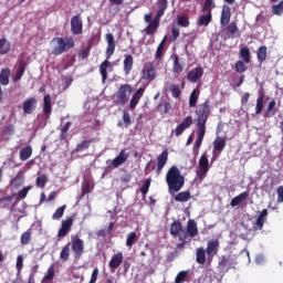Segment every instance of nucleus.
<instances>
[{"label": "nucleus", "mask_w": 283, "mask_h": 283, "mask_svg": "<svg viewBox=\"0 0 283 283\" xmlns=\"http://www.w3.org/2000/svg\"><path fill=\"white\" fill-rule=\"evenodd\" d=\"M166 184L169 193H178L185 187V177L178 166H171L166 174Z\"/></svg>", "instance_id": "f257e3e1"}, {"label": "nucleus", "mask_w": 283, "mask_h": 283, "mask_svg": "<svg viewBox=\"0 0 283 283\" xmlns=\"http://www.w3.org/2000/svg\"><path fill=\"white\" fill-rule=\"evenodd\" d=\"M107 48H106V59L99 65V74L102 76V83L107 81V67H112V62L108 59H112L114 52H116V41L114 40V34H106Z\"/></svg>", "instance_id": "f03ea898"}, {"label": "nucleus", "mask_w": 283, "mask_h": 283, "mask_svg": "<svg viewBox=\"0 0 283 283\" xmlns=\"http://www.w3.org/2000/svg\"><path fill=\"white\" fill-rule=\"evenodd\" d=\"M196 114L197 128L207 129V120H209V116L211 114V102H209V99H206L203 103L199 104Z\"/></svg>", "instance_id": "7ed1b4c3"}, {"label": "nucleus", "mask_w": 283, "mask_h": 283, "mask_svg": "<svg viewBox=\"0 0 283 283\" xmlns=\"http://www.w3.org/2000/svg\"><path fill=\"white\" fill-rule=\"evenodd\" d=\"M52 43H54V46L51 51L53 56H61V54H65V52L72 50V48L75 45L74 39L72 38H54Z\"/></svg>", "instance_id": "20e7f679"}, {"label": "nucleus", "mask_w": 283, "mask_h": 283, "mask_svg": "<svg viewBox=\"0 0 283 283\" xmlns=\"http://www.w3.org/2000/svg\"><path fill=\"white\" fill-rule=\"evenodd\" d=\"M128 158H129V153L127 151V148L122 149L113 160L106 161V165L108 166L106 167V170L103 174V176H105V174H107L108 171H113V169H118V167H120L122 165H125V161Z\"/></svg>", "instance_id": "39448f33"}, {"label": "nucleus", "mask_w": 283, "mask_h": 283, "mask_svg": "<svg viewBox=\"0 0 283 283\" xmlns=\"http://www.w3.org/2000/svg\"><path fill=\"white\" fill-rule=\"evenodd\" d=\"M129 96H132V85L130 84H122L117 92L115 93L116 99L114 101L115 105H127V101H129Z\"/></svg>", "instance_id": "423d86ee"}, {"label": "nucleus", "mask_w": 283, "mask_h": 283, "mask_svg": "<svg viewBox=\"0 0 283 283\" xmlns=\"http://www.w3.org/2000/svg\"><path fill=\"white\" fill-rule=\"evenodd\" d=\"M151 12L144 15L145 23H148L144 31L146 32V34L154 36V34L158 32V28H160V18H157L155 15V18L151 19Z\"/></svg>", "instance_id": "0eeeda50"}, {"label": "nucleus", "mask_w": 283, "mask_h": 283, "mask_svg": "<svg viewBox=\"0 0 283 283\" xmlns=\"http://www.w3.org/2000/svg\"><path fill=\"white\" fill-rule=\"evenodd\" d=\"M71 249L75 260H81L83 253H85V242L78 237L71 238Z\"/></svg>", "instance_id": "6e6552de"}, {"label": "nucleus", "mask_w": 283, "mask_h": 283, "mask_svg": "<svg viewBox=\"0 0 283 283\" xmlns=\"http://www.w3.org/2000/svg\"><path fill=\"white\" fill-rule=\"evenodd\" d=\"M211 169V166L209 165V157L207 154H202L199 159V169L197 170V178L199 180H203L207 178V174H209V170Z\"/></svg>", "instance_id": "1a4fd4ad"}, {"label": "nucleus", "mask_w": 283, "mask_h": 283, "mask_svg": "<svg viewBox=\"0 0 283 283\" xmlns=\"http://www.w3.org/2000/svg\"><path fill=\"white\" fill-rule=\"evenodd\" d=\"M142 81H156V65L153 62H147L142 69Z\"/></svg>", "instance_id": "9d476101"}, {"label": "nucleus", "mask_w": 283, "mask_h": 283, "mask_svg": "<svg viewBox=\"0 0 283 283\" xmlns=\"http://www.w3.org/2000/svg\"><path fill=\"white\" fill-rule=\"evenodd\" d=\"M181 235L184 238H196L198 235V223H196V220L189 219L187 222V229L181 232Z\"/></svg>", "instance_id": "9b49d317"}, {"label": "nucleus", "mask_w": 283, "mask_h": 283, "mask_svg": "<svg viewBox=\"0 0 283 283\" xmlns=\"http://www.w3.org/2000/svg\"><path fill=\"white\" fill-rule=\"evenodd\" d=\"M71 32L76 35L83 34V18L81 15L76 14L72 17Z\"/></svg>", "instance_id": "f8f14e48"}, {"label": "nucleus", "mask_w": 283, "mask_h": 283, "mask_svg": "<svg viewBox=\"0 0 283 283\" xmlns=\"http://www.w3.org/2000/svg\"><path fill=\"white\" fill-rule=\"evenodd\" d=\"M231 22V7L228 4L222 6L221 15H220V25L227 28Z\"/></svg>", "instance_id": "ddd939ff"}, {"label": "nucleus", "mask_w": 283, "mask_h": 283, "mask_svg": "<svg viewBox=\"0 0 283 283\" xmlns=\"http://www.w3.org/2000/svg\"><path fill=\"white\" fill-rule=\"evenodd\" d=\"M167 160H169V150L166 149L157 157V176H160V174H163V169H165Z\"/></svg>", "instance_id": "4468645a"}, {"label": "nucleus", "mask_w": 283, "mask_h": 283, "mask_svg": "<svg viewBox=\"0 0 283 283\" xmlns=\"http://www.w3.org/2000/svg\"><path fill=\"white\" fill-rule=\"evenodd\" d=\"M220 249V241L218 239H212L208 241L206 253L208 258H212V255H218V251Z\"/></svg>", "instance_id": "2eb2a0df"}, {"label": "nucleus", "mask_w": 283, "mask_h": 283, "mask_svg": "<svg viewBox=\"0 0 283 283\" xmlns=\"http://www.w3.org/2000/svg\"><path fill=\"white\" fill-rule=\"evenodd\" d=\"M74 224V219L67 218L66 220H62V228L57 232V238H65L72 230V226Z\"/></svg>", "instance_id": "dca6fc26"}, {"label": "nucleus", "mask_w": 283, "mask_h": 283, "mask_svg": "<svg viewBox=\"0 0 283 283\" xmlns=\"http://www.w3.org/2000/svg\"><path fill=\"white\" fill-rule=\"evenodd\" d=\"M42 112L44 118H46V120L50 119V116H52V96H50V94H46L43 97Z\"/></svg>", "instance_id": "f3484780"}, {"label": "nucleus", "mask_w": 283, "mask_h": 283, "mask_svg": "<svg viewBox=\"0 0 283 283\" xmlns=\"http://www.w3.org/2000/svg\"><path fill=\"white\" fill-rule=\"evenodd\" d=\"M205 134H207V128H197V139L193 146L195 156H198L200 147H202V140H205Z\"/></svg>", "instance_id": "a211bd4d"}, {"label": "nucleus", "mask_w": 283, "mask_h": 283, "mask_svg": "<svg viewBox=\"0 0 283 283\" xmlns=\"http://www.w3.org/2000/svg\"><path fill=\"white\" fill-rule=\"evenodd\" d=\"M235 264L233 260V255L228 254V255H221L219 259V266L221 268L222 271H229L231 266Z\"/></svg>", "instance_id": "6ab92c4d"}, {"label": "nucleus", "mask_w": 283, "mask_h": 283, "mask_svg": "<svg viewBox=\"0 0 283 283\" xmlns=\"http://www.w3.org/2000/svg\"><path fill=\"white\" fill-rule=\"evenodd\" d=\"M266 218H269V210L263 209L256 218L255 224L253 227L254 231H262V229H264V222H266Z\"/></svg>", "instance_id": "aec40b11"}, {"label": "nucleus", "mask_w": 283, "mask_h": 283, "mask_svg": "<svg viewBox=\"0 0 283 283\" xmlns=\"http://www.w3.org/2000/svg\"><path fill=\"white\" fill-rule=\"evenodd\" d=\"M36 99L34 97L28 98L22 104V112L23 114H33L36 109Z\"/></svg>", "instance_id": "412c9836"}, {"label": "nucleus", "mask_w": 283, "mask_h": 283, "mask_svg": "<svg viewBox=\"0 0 283 283\" xmlns=\"http://www.w3.org/2000/svg\"><path fill=\"white\" fill-rule=\"evenodd\" d=\"M224 31L227 32L226 39H235L240 36V29L235 22H230L229 25L226 27Z\"/></svg>", "instance_id": "4be33fe9"}, {"label": "nucleus", "mask_w": 283, "mask_h": 283, "mask_svg": "<svg viewBox=\"0 0 283 283\" xmlns=\"http://www.w3.org/2000/svg\"><path fill=\"white\" fill-rule=\"evenodd\" d=\"M224 147H227V138L224 137H217L213 140V156H216V154L220 155L222 154V151H224Z\"/></svg>", "instance_id": "5701e85b"}, {"label": "nucleus", "mask_w": 283, "mask_h": 283, "mask_svg": "<svg viewBox=\"0 0 283 283\" xmlns=\"http://www.w3.org/2000/svg\"><path fill=\"white\" fill-rule=\"evenodd\" d=\"M202 74H205V71L201 66H198L188 73L187 78L190 83H198L202 78Z\"/></svg>", "instance_id": "b1692460"}, {"label": "nucleus", "mask_w": 283, "mask_h": 283, "mask_svg": "<svg viewBox=\"0 0 283 283\" xmlns=\"http://www.w3.org/2000/svg\"><path fill=\"white\" fill-rule=\"evenodd\" d=\"M145 94V88L139 87L132 96L129 102V108L136 109V106L138 103H140V98H143V95Z\"/></svg>", "instance_id": "393cba45"}, {"label": "nucleus", "mask_w": 283, "mask_h": 283, "mask_svg": "<svg viewBox=\"0 0 283 283\" xmlns=\"http://www.w3.org/2000/svg\"><path fill=\"white\" fill-rule=\"evenodd\" d=\"M123 252L118 251L116 254H114L111 259V261L108 262V266L109 269H112L113 271H116V269H118V266H120V264H123Z\"/></svg>", "instance_id": "a878e982"}, {"label": "nucleus", "mask_w": 283, "mask_h": 283, "mask_svg": "<svg viewBox=\"0 0 283 283\" xmlns=\"http://www.w3.org/2000/svg\"><path fill=\"white\" fill-rule=\"evenodd\" d=\"M157 12L156 15L158 19H163L165 15V12H167V8H169V1L168 0H157Z\"/></svg>", "instance_id": "bb28decb"}, {"label": "nucleus", "mask_w": 283, "mask_h": 283, "mask_svg": "<svg viewBox=\"0 0 283 283\" xmlns=\"http://www.w3.org/2000/svg\"><path fill=\"white\" fill-rule=\"evenodd\" d=\"M124 73L127 75L132 74V70H134V56L132 54L124 55Z\"/></svg>", "instance_id": "cd10ccee"}, {"label": "nucleus", "mask_w": 283, "mask_h": 283, "mask_svg": "<svg viewBox=\"0 0 283 283\" xmlns=\"http://www.w3.org/2000/svg\"><path fill=\"white\" fill-rule=\"evenodd\" d=\"M182 231H185V229H182V222L179 220L174 221L170 224V235L174 238H180V235H182Z\"/></svg>", "instance_id": "c85d7f7f"}, {"label": "nucleus", "mask_w": 283, "mask_h": 283, "mask_svg": "<svg viewBox=\"0 0 283 283\" xmlns=\"http://www.w3.org/2000/svg\"><path fill=\"white\" fill-rule=\"evenodd\" d=\"M213 21V13H208V12H203V14H201L198 20H197V24L200 27H205L207 28V25H209V23H211Z\"/></svg>", "instance_id": "c756f323"}, {"label": "nucleus", "mask_w": 283, "mask_h": 283, "mask_svg": "<svg viewBox=\"0 0 283 283\" xmlns=\"http://www.w3.org/2000/svg\"><path fill=\"white\" fill-rule=\"evenodd\" d=\"M172 59V72L174 74H182V70H185V66L182 65V63H180V57L178 56V54H174L171 56Z\"/></svg>", "instance_id": "7c9ffc66"}, {"label": "nucleus", "mask_w": 283, "mask_h": 283, "mask_svg": "<svg viewBox=\"0 0 283 283\" xmlns=\"http://www.w3.org/2000/svg\"><path fill=\"white\" fill-rule=\"evenodd\" d=\"M25 67H28V62L23 61V60L20 61L18 71H17L15 75L13 76L14 83H17L18 81H21V78H23V74H25Z\"/></svg>", "instance_id": "2f4dec72"}, {"label": "nucleus", "mask_w": 283, "mask_h": 283, "mask_svg": "<svg viewBox=\"0 0 283 283\" xmlns=\"http://www.w3.org/2000/svg\"><path fill=\"white\" fill-rule=\"evenodd\" d=\"M249 198V191H243L239 196L234 197L230 201V207H238V205H242Z\"/></svg>", "instance_id": "473e14b6"}, {"label": "nucleus", "mask_w": 283, "mask_h": 283, "mask_svg": "<svg viewBox=\"0 0 283 283\" xmlns=\"http://www.w3.org/2000/svg\"><path fill=\"white\" fill-rule=\"evenodd\" d=\"M275 105H277L275 99H272L268 104V107H266L265 113H264V118H269L270 116H275V114H277V108L275 107Z\"/></svg>", "instance_id": "72a5a7b5"}, {"label": "nucleus", "mask_w": 283, "mask_h": 283, "mask_svg": "<svg viewBox=\"0 0 283 283\" xmlns=\"http://www.w3.org/2000/svg\"><path fill=\"white\" fill-rule=\"evenodd\" d=\"M262 109H264V91L259 92V97L256 98V105H255V114L256 115L262 114Z\"/></svg>", "instance_id": "f704fd0d"}, {"label": "nucleus", "mask_w": 283, "mask_h": 283, "mask_svg": "<svg viewBox=\"0 0 283 283\" xmlns=\"http://www.w3.org/2000/svg\"><path fill=\"white\" fill-rule=\"evenodd\" d=\"M32 158V146L28 145L20 149V160L25 161Z\"/></svg>", "instance_id": "c9c22d12"}, {"label": "nucleus", "mask_w": 283, "mask_h": 283, "mask_svg": "<svg viewBox=\"0 0 283 283\" xmlns=\"http://www.w3.org/2000/svg\"><path fill=\"white\" fill-rule=\"evenodd\" d=\"M239 56L242 59L241 61H244L247 64L251 63V50L248 46L240 49Z\"/></svg>", "instance_id": "e433bc0d"}, {"label": "nucleus", "mask_w": 283, "mask_h": 283, "mask_svg": "<svg viewBox=\"0 0 283 283\" xmlns=\"http://www.w3.org/2000/svg\"><path fill=\"white\" fill-rule=\"evenodd\" d=\"M92 143H96V139L91 138V139H85L82 143L77 144L75 151L80 153V151H85V149H90V145H92Z\"/></svg>", "instance_id": "4c0bfd02"}, {"label": "nucleus", "mask_w": 283, "mask_h": 283, "mask_svg": "<svg viewBox=\"0 0 283 283\" xmlns=\"http://www.w3.org/2000/svg\"><path fill=\"white\" fill-rule=\"evenodd\" d=\"M197 263L198 264H206L207 262V250H205V248H198L197 249Z\"/></svg>", "instance_id": "58836bf2"}, {"label": "nucleus", "mask_w": 283, "mask_h": 283, "mask_svg": "<svg viewBox=\"0 0 283 283\" xmlns=\"http://www.w3.org/2000/svg\"><path fill=\"white\" fill-rule=\"evenodd\" d=\"M190 199H191V192H189V190L181 191L175 196L176 202H188Z\"/></svg>", "instance_id": "ea45409f"}, {"label": "nucleus", "mask_w": 283, "mask_h": 283, "mask_svg": "<svg viewBox=\"0 0 283 283\" xmlns=\"http://www.w3.org/2000/svg\"><path fill=\"white\" fill-rule=\"evenodd\" d=\"M10 83V69H2L0 72V84L8 85Z\"/></svg>", "instance_id": "a19ab883"}, {"label": "nucleus", "mask_w": 283, "mask_h": 283, "mask_svg": "<svg viewBox=\"0 0 283 283\" xmlns=\"http://www.w3.org/2000/svg\"><path fill=\"white\" fill-rule=\"evenodd\" d=\"M12 48V44L7 39H0V54H8L10 52V49Z\"/></svg>", "instance_id": "79ce46f5"}, {"label": "nucleus", "mask_w": 283, "mask_h": 283, "mask_svg": "<svg viewBox=\"0 0 283 283\" xmlns=\"http://www.w3.org/2000/svg\"><path fill=\"white\" fill-rule=\"evenodd\" d=\"M70 245H71L70 242L66 243V244L62 248V250H61V252H60V260H61L62 262H67V260H70Z\"/></svg>", "instance_id": "37998d69"}, {"label": "nucleus", "mask_w": 283, "mask_h": 283, "mask_svg": "<svg viewBox=\"0 0 283 283\" xmlns=\"http://www.w3.org/2000/svg\"><path fill=\"white\" fill-rule=\"evenodd\" d=\"M135 242H138V234L136 232L128 233L126 238V247L132 249L135 244Z\"/></svg>", "instance_id": "c03bdc74"}, {"label": "nucleus", "mask_w": 283, "mask_h": 283, "mask_svg": "<svg viewBox=\"0 0 283 283\" xmlns=\"http://www.w3.org/2000/svg\"><path fill=\"white\" fill-rule=\"evenodd\" d=\"M266 46H260L256 51V59L259 61V63H264V61H266Z\"/></svg>", "instance_id": "a18cd8bd"}, {"label": "nucleus", "mask_w": 283, "mask_h": 283, "mask_svg": "<svg viewBox=\"0 0 283 283\" xmlns=\"http://www.w3.org/2000/svg\"><path fill=\"white\" fill-rule=\"evenodd\" d=\"M70 127H72V122H66L65 125L61 128L60 140H67V132H70Z\"/></svg>", "instance_id": "49530a36"}, {"label": "nucleus", "mask_w": 283, "mask_h": 283, "mask_svg": "<svg viewBox=\"0 0 283 283\" xmlns=\"http://www.w3.org/2000/svg\"><path fill=\"white\" fill-rule=\"evenodd\" d=\"M177 23L180 25V28H189V15L181 14L177 17Z\"/></svg>", "instance_id": "de8ad7c7"}, {"label": "nucleus", "mask_w": 283, "mask_h": 283, "mask_svg": "<svg viewBox=\"0 0 283 283\" xmlns=\"http://www.w3.org/2000/svg\"><path fill=\"white\" fill-rule=\"evenodd\" d=\"M20 242L23 247L30 244V242H32V232H30V230L23 232L20 238Z\"/></svg>", "instance_id": "09e8293b"}, {"label": "nucleus", "mask_w": 283, "mask_h": 283, "mask_svg": "<svg viewBox=\"0 0 283 283\" xmlns=\"http://www.w3.org/2000/svg\"><path fill=\"white\" fill-rule=\"evenodd\" d=\"M247 62L239 60L237 61V63L234 64V70L235 72H238V74H244V72L247 71Z\"/></svg>", "instance_id": "8fccbe9b"}, {"label": "nucleus", "mask_w": 283, "mask_h": 283, "mask_svg": "<svg viewBox=\"0 0 283 283\" xmlns=\"http://www.w3.org/2000/svg\"><path fill=\"white\" fill-rule=\"evenodd\" d=\"M35 185L40 189H44L45 185H48V175L43 174V175L39 176L35 180Z\"/></svg>", "instance_id": "3c124183"}, {"label": "nucleus", "mask_w": 283, "mask_h": 283, "mask_svg": "<svg viewBox=\"0 0 283 283\" xmlns=\"http://www.w3.org/2000/svg\"><path fill=\"white\" fill-rule=\"evenodd\" d=\"M272 14L276 17H282L283 14V0H281L277 4L272 6Z\"/></svg>", "instance_id": "603ef678"}, {"label": "nucleus", "mask_w": 283, "mask_h": 283, "mask_svg": "<svg viewBox=\"0 0 283 283\" xmlns=\"http://www.w3.org/2000/svg\"><path fill=\"white\" fill-rule=\"evenodd\" d=\"M157 109L161 114H169L171 109V104L169 102H163L157 106Z\"/></svg>", "instance_id": "864d4df0"}, {"label": "nucleus", "mask_w": 283, "mask_h": 283, "mask_svg": "<svg viewBox=\"0 0 283 283\" xmlns=\"http://www.w3.org/2000/svg\"><path fill=\"white\" fill-rule=\"evenodd\" d=\"M170 92L172 98H180V95L182 94V91H180V85L178 84H170Z\"/></svg>", "instance_id": "5fc2aeb1"}, {"label": "nucleus", "mask_w": 283, "mask_h": 283, "mask_svg": "<svg viewBox=\"0 0 283 283\" xmlns=\"http://www.w3.org/2000/svg\"><path fill=\"white\" fill-rule=\"evenodd\" d=\"M213 8H216V3H213V0H206L202 7V12H208L212 14Z\"/></svg>", "instance_id": "6e6d98bb"}, {"label": "nucleus", "mask_w": 283, "mask_h": 283, "mask_svg": "<svg viewBox=\"0 0 283 283\" xmlns=\"http://www.w3.org/2000/svg\"><path fill=\"white\" fill-rule=\"evenodd\" d=\"M198 105V90H193L189 97V107H196Z\"/></svg>", "instance_id": "4d7b16f0"}, {"label": "nucleus", "mask_w": 283, "mask_h": 283, "mask_svg": "<svg viewBox=\"0 0 283 283\" xmlns=\"http://www.w3.org/2000/svg\"><path fill=\"white\" fill-rule=\"evenodd\" d=\"M167 41V36L163 39L156 50L155 59H160L163 56V52H165V42Z\"/></svg>", "instance_id": "13d9d810"}, {"label": "nucleus", "mask_w": 283, "mask_h": 283, "mask_svg": "<svg viewBox=\"0 0 283 283\" xmlns=\"http://www.w3.org/2000/svg\"><path fill=\"white\" fill-rule=\"evenodd\" d=\"M189 276V272L187 271H180L176 279H175V283H182V282H187V277Z\"/></svg>", "instance_id": "bf43d9fd"}, {"label": "nucleus", "mask_w": 283, "mask_h": 283, "mask_svg": "<svg viewBox=\"0 0 283 283\" xmlns=\"http://www.w3.org/2000/svg\"><path fill=\"white\" fill-rule=\"evenodd\" d=\"M90 50H92V45L91 44H88L87 48L82 49L77 53L78 59H82V61H85V59H87V56H90Z\"/></svg>", "instance_id": "052dcab7"}, {"label": "nucleus", "mask_w": 283, "mask_h": 283, "mask_svg": "<svg viewBox=\"0 0 283 283\" xmlns=\"http://www.w3.org/2000/svg\"><path fill=\"white\" fill-rule=\"evenodd\" d=\"M66 206H62L55 210V212L52 214V220H59L62 216L65 213Z\"/></svg>", "instance_id": "680f3d73"}, {"label": "nucleus", "mask_w": 283, "mask_h": 283, "mask_svg": "<svg viewBox=\"0 0 283 283\" xmlns=\"http://www.w3.org/2000/svg\"><path fill=\"white\" fill-rule=\"evenodd\" d=\"M12 200H14L13 196L2 197L0 199V209H6V207H8V205H10V202H12Z\"/></svg>", "instance_id": "e2e57ef3"}, {"label": "nucleus", "mask_w": 283, "mask_h": 283, "mask_svg": "<svg viewBox=\"0 0 283 283\" xmlns=\"http://www.w3.org/2000/svg\"><path fill=\"white\" fill-rule=\"evenodd\" d=\"M149 187H151V179L148 178L144 181L142 188H140V193L145 196L146 193H149Z\"/></svg>", "instance_id": "0e129e2a"}, {"label": "nucleus", "mask_w": 283, "mask_h": 283, "mask_svg": "<svg viewBox=\"0 0 283 283\" xmlns=\"http://www.w3.org/2000/svg\"><path fill=\"white\" fill-rule=\"evenodd\" d=\"M179 125H181L186 129H189V127L193 125V117L191 115L187 116Z\"/></svg>", "instance_id": "69168bd1"}, {"label": "nucleus", "mask_w": 283, "mask_h": 283, "mask_svg": "<svg viewBox=\"0 0 283 283\" xmlns=\"http://www.w3.org/2000/svg\"><path fill=\"white\" fill-rule=\"evenodd\" d=\"M44 281L51 282V280H54V264H51L48 269V273L43 277Z\"/></svg>", "instance_id": "338daca9"}, {"label": "nucleus", "mask_w": 283, "mask_h": 283, "mask_svg": "<svg viewBox=\"0 0 283 283\" xmlns=\"http://www.w3.org/2000/svg\"><path fill=\"white\" fill-rule=\"evenodd\" d=\"M178 36H180V29L176 25H172L170 41H172V43L178 41Z\"/></svg>", "instance_id": "774afa93"}]
</instances>
